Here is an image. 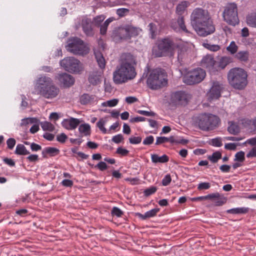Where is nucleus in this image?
Instances as JSON below:
<instances>
[{
    "mask_svg": "<svg viewBox=\"0 0 256 256\" xmlns=\"http://www.w3.org/2000/svg\"><path fill=\"white\" fill-rule=\"evenodd\" d=\"M134 56L130 53H124L121 56V62L112 74V80L116 84H121L134 79L136 76Z\"/></svg>",
    "mask_w": 256,
    "mask_h": 256,
    "instance_id": "nucleus-1",
    "label": "nucleus"
},
{
    "mask_svg": "<svg viewBox=\"0 0 256 256\" xmlns=\"http://www.w3.org/2000/svg\"><path fill=\"white\" fill-rule=\"evenodd\" d=\"M191 24L200 36H206L214 33L215 27L208 12L201 8H195L190 16Z\"/></svg>",
    "mask_w": 256,
    "mask_h": 256,
    "instance_id": "nucleus-2",
    "label": "nucleus"
},
{
    "mask_svg": "<svg viewBox=\"0 0 256 256\" xmlns=\"http://www.w3.org/2000/svg\"><path fill=\"white\" fill-rule=\"evenodd\" d=\"M60 92V88L54 84L50 77L46 75H40L35 82L32 94L40 95L46 99L52 100L57 97Z\"/></svg>",
    "mask_w": 256,
    "mask_h": 256,
    "instance_id": "nucleus-3",
    "label": "nucleus"
},
{
    "mask_svg": "<svg viewBox=\"0 0 256 256\" xmlns=\"http://www.w3.org/2000/svg\"><path fill=\"white\" fill-rule=\"evenodd\" d=\"M227 77L230 86L236 90H243L248 84V74L243 68H231L228 73Z\"/></svg>",
    "mask_w": 256,
    "mask_h": 256,
    "instance_id": "nucleus-4",
    "label": "nucleus"
},
{
    "mask_svg": "<svg viewBox=\"0 0 256 256\" xmlns=\"http://www.w3.org/2000/svg\"><path fill=\"white\" fill-rule=\"evenodd\" d=\"M146 84L152 90L160 89L168 84L167 74L164 70L155 68L150 71L148 76Z\"/></svg>",
    "mask_w": 256,
    "mask_h": 256,
    "instance_id": "nucleus-5",
    "label": "nucleus"
},
{
    "mask_svg": "<svg viewBox=\"0 0 256 256\" xmlns=\"http://www.w3.org/2000/svg\"><path fill=\"white\" fill-rule=\"evenodd\" d=\"M220 122L218 116L212 114H201L197 117L196 123L199 128L204 131L214 130L218 127Z\"/></svg>",
    "mask_w": 256,
    "mask_h": 256,
    "instance_id": "nucleus-6",
    "label": "nucleus"
},
{
    "mask_svg": "<svg viewBox=\"0 0 256 256\" xmlns=\"http://www.w3.org/2000/svg\"><path fill=\"white\" fill-rule=\"evenodd\" d=\"M176 44L174 40L170 38H165L158 40V50H154L153 53L156 57L166 56L174 54Z\"/></svg>",
    "mask_w": 256,
    "mask_h": 256,
    "instance_id": "nucleus-7",
    "label": "nucleus"
},
{
    "mask_svg": "<svg viewBox=\"0 0 256 256\" xmlns=\"http://www.w3.org/2000/svg\"><path fill=\"white\" fill-rule=\"evenodd\" d=\"M66 49L74 54L84 56L89 52V48L84 41L78 37L68 39Z\"/></svg>",
    "mask_w": 256,
    "mask_h": 256,
    "instance_id": "nucleus-8",
    "label": "nucleus"
},
{
    "mask_svg": "<svg viewBox=\"0 0 256 256\" xmlns=\"http://www.w3.org/2000/svg\"><path fill=\"white\" fill-rule=\"evenodd\" d=\"M224 20L228 24L236 26L239 24L238 6L234 2L228 4L224 7L222 12Z\"/></svg>",
    "mask_w": 256,
    "mask_h": 256,
    "instance_id": "nucleus-9",
    "label": "nucleus"
},
{
    "mask_svg": "<svg viewBox=\"0 0 256 256\" xmlns=\"http://www.w3.org/2000/svg\"><path fill=\"white\" fill-rule=\"evenodd\" d=\"M205 76V71L198 68L188 72L183 76V82L188 85H192L201 82Z\"/></svg>",
    "mask_w": 256,
    "mask_h": 256,
    "instance_id": "nucleus-10",
    "label": "nucleus"
},
{
    "mask_svg": "<svg viewBox=\"0 0 256 256\" xmlns=\"http://www.w3.org/2000/svg\"><path fill=\"white\" fill-rule=\"evenodd\" d=\"M60 64L66 70L72 73H79L81 71L80 62L74 57H68L60 61Z\"/></svg>",
    "mask_w": 256,
    "mask_h": 256,
    "instance_id": "nucleus-11",
    "label": "nucleus"
},
{
    "mask_svg": "<svg viewBox=\"0 0 256 256\" xmlns=\"http://www.w3.org/2000/svg\"><path fill=\"white\" fill-rule=\"evenodd\" d=\"M191 97V95L185 91H176L171 94V100L176 105L186 106Z\"/></svg>",
    "mask_w": 256,
    "mask_h": 256,
    "instance_id": "nucleus-12",
    "label": "nucleus"
},
{
    "mask_svg": "<svg viewBox=\"0 0 256 256\" xmlns=\"http://www.w3.org/2000/svg\"><path fill=\"white\" fill-rule=\"evenodd\" d=\"M223 88L222 84L218 81H214L207 93L208 99L209 102L218 99L221 96V92Z\"/></svg>",
    "mask_w": 256,
    "mask_h": 256,
    "instance_id": "nucleus-13",
    "label": "nucleus"
},
{
    "mask_svg": "<svg viewBox=\"0 0 256 256\" xmlns=\"http://www.w3.org/2000/svg\"><path fill=\"white\" fill-rule=\"evenodd\" d=\"M55 79L57 80L60 85L64 88H68L73 85L74 82V78L70 74L66 72L58 74L55 76Z\"/></svg>",
    "mask_w": 256,
    "mask_h": 256,
    "instance_id": "nucleus-14",
    "label": "nucleus"
},
{
    "mask_svg": "<svg viewBox=\"0 0 256 256\" xmlns=\"http://www.w3.org/2000/svg\"><path fill=\"white\" fill-rule=\"evenodd\" d=\"M216 62L210 55L204 56L201 60V66L206 68L210 72L214 73L218 69L216 66Z\"/></svg>",
    "mask_w": 256,
    "mask_h": 256,
    "instance_id": "nucleus-15",
    "label": "nucleus"
},
{
    "mask_svg": "<svg viewBox=\"0 0 256 256\" xmlns=\"http://www.w3.org/2000/svg\"><path fill=\"white\" fill-rule=\"evenodd\" d=\"M170 26L171 28L176 32L181 30L186 34H190V32L186 28L184 17L182 16H179L176 20L172 19L170 22Z\"/></svg>",
    "mask_w": 256,
    "mask_h": 256,
    "instance_id": "nucleus-16",
    "label": "nucleus"
},
{
    "mask_svg": "<svg viewBox=\"0 0 256 256\" xmlns=\"http://www.w3.org/2000/svg\"><path fill=\"white\" fill-rule=\"evenodd\" d=\"M176 48H178V59L180 62L188 58L192 52L190 48L184 44H177Z\"/></svg>",
    "mask_w": 256,
    "mask_h": 256,
    "instance_id": "nucleus-17",
    "label": "nucleus"
},
{
    "mask_svg": "<svg viewBox=\"0 0 256 256\" xmlns=\"http://www.w3.org/2000/svg\"><path fill=\"white\" fill-rule=\"evenodd\" d=\"M103 70H93L90 72L88 77V82L92 86H97L100 84L102 81Z\"/></svg>",
    "mask_w": 256,
    "mask_h": 256,
    "instance_id": "nucleus-18",
    "label": "nucleus"
},
{
    "mask_svg": "<svg viewBox=\"0 0 256 256\" xmlns=\"http://www.w3.org/2000/svg\"><path fill=\"white\" fill-rule=\"evenodd\" d=\"M81 26L83 32L87 36H94V32L92 26V20L90 18H82V20Z\"/></svg>",
    "mask_w": 256,
    "mask_h": 256,
    "instance_id": "nucleus-19",
    "label": "nucleus"
},
{
    "mask_svg": "<svg viewBox=\"0 0 256 256\" xmlns=\"http://www.w3.org/2000/svg\"><path fill=\"white\" fill-rule=\"evenodd\" d=\"M80 122L79 119L72 117L69 119H64L62 124L68 130H72L77 128Z\"/></svg>",
    "mask_w": 256,
    "mask_h": 256,
    "instance_id": "nucleus-20",
    "label": "nucleus"
},
{
    "mask_svg": "<svg viewBox=\"0 0 256 256\" xmlns=\"http://www.w3.org/2000/svg\"><path fill=\"white\" fill-rule=\"evenodd\" d=\"M94 54L100 68L103 70L106 66V60L102 52L98 49L94 50Z\"/></svg>",
    "mask_w": 256,
    "mask_h": 256,
    "instance_id": "nucleus-21",
    "label": "nucleus"
},
{
    "mask_svg": "<svg viewBox=\"0 0 256 256\" xmlns=\"http://www.w3.org/2000/svg\"><path fill=\"white\" fill-rule=\"evenodd\" d=\"M60 153V150L54 147H46L42 152V155L43 157H46V155L48 154L50 156H54Z\"/></svg>",
    "mask_w": 256,
    "mask_h": 256,
    "instance_id": "nucleus-22",
    "label": "nucleus"
},
{
    "mask_svg": "<svg viewBox=\"0 0 256 256\" xmlns=\"http://www.w3.org/2000/svg\"><path fill=\"white\" fill-rule=\"evenodd\" d=\"M152 162L154 164L166 163L168 162L169 158L166 154H164L160 156L157 154H151Z\"/></svg>",
    "mask_w": 256,
    "mask_h": 256,
    "instance_id": "nucleus-23",
    "label": "nucleus"
},
{
    "mask_svg": "<svg viewBox=\"0 0 256 256\" xmlns=\"http://www.w3.org/2000/svg\"><path fill=\"white\" fill-rule=\"evenodd\" d=\"M250 54L248 50H240L235 54V58L242 62H246L249 58Z\"/></svg>",
    "mask_w": 256,
    "mask_h": 256,
    "instance_id": "nucleus-24",
    "label": "nucleus"
},
{
    "mask_svg": "<svg viewBox=\"0 0 256 256\" xmlns=\"http://www.w3.org/2000/svg\"><path fill=\"white\" fill-rule=\"evenodd\" d=\"M248 208L240 207L235 208L228 210H226V212L228 214H244L247 213L248 212Z\"/></svg>",
    "mask_w": 256,
    "mask_h": 256,
    "instance_id": "nucleus-25",
    "label": "nucleus"
},
{
    "mask_svg": "<svg viewBox=\"0 0 256 256\" xmlns=\"http://www.w3.org/2000/svg\"><path fill=\"white\" fill-rule=\"evenodd\" d=\"M78 131L84 136H90V126L87 123L81 124L79 126Z\"/></svg>",
    "mask_w": 256,
    "mask_h": 256,
    "instance_id": "nucleus-26",
    "label": "nucleus"
},
{
    "mask_svg": "<svg viewBox=\"0 0 256 256\" xmlns=\"http://www.w3.org/2000/svg\"><path fill=\"white\" fill-rule=\"evenodd\" d=\"M228 124V131L230 134L236 135L239 133L240 127L236 122L233 121L229 122Z\"/></svg>",
    "mask_w": 256,
    "mask_h": 256,
    "instance_id": "nucleus-27",
    "label": "nucleus"
},
{
    "mask_svg": "<svg viewBox=\"0 0 256 256\" xmlns=\"http://www.w3.org/2000/svg\"><path fill=\"white\" fill-rule=\"evenodd\" d=\"M127 28V26L119 29L118 32V36L121 40H128L130 39V35Z\"/></svg>",
    "mask_w": 256,
    "mask_h": 256,
    "instance_id": "nucleus-28",
    "label": "nucleus"
},
{
    "mask_svg": "<svg viewBox=\"0 0 256 256\" xmlns=\"http://www.w3.org/2000/svg\"><path fill=\"white\" fill-rule=\"evenodd\" d=\"M94 98V97L93 95H90L88 94H84L80 97V102L81 104L85 105L93 101Z\"/></svg>",
    "mask_w": 256,
    "mask_h": 256,
    "instance_id": "nucleus-29",
    "label": "nucleus"
},
{
    "mask_svg": "<svg viewBox=\"0 0 256 256\" xmlns=\"http://www.w3.org/2000/svg\"><path fill=\"white\" fill-rule=\"evenodd\" d=\"M14 152L18 155H26L30 154V152L22 144H17Z\"/></svg>",
    "mask_w": 256,
    "mask_h": 256,
    "instance_id": "nucleus-30",
    "label": "nucleus"
},
{
    "mask_svg": "<svg viewBox=\"0 0 256 256\" xmlns=\"http://www.w3.org/2000/svg\"><path fill=\"white\" fill-rule=\"evenodd\" d=\"M187 6H188V2H186V1L182 2L180 3L176 6V13L179 15L182 14L184 12Z\"/></svg>",
    "mask_w": 256,
    "mask_h": 256,
    "instance_id": "nucleus-31",
    "label": "nucleus"
},
{
    "mask_svg": "<svg viewBox=\"0 0 256 256\" xmlns=\"http://www.w3.org/2000/svg\"><path fill=\"white\" fill-rule=\"evenodd\" d=\"M222 158V153L220 151H216L208 157V160L212 163H216Z\"/></svg>",
    "mask_w": 256,
    "mask_h": 256,
    "instance_id": "nucleus-32",
    "label": "nucleus"
},
{
    "mask_svg": "<svg viewBox=\"0 0 256 256\" xmlns=\"http://www.w3.org/2000/svg\"><path fill=\"white\" fill-rule=\"evenodd\" d=\"M40 124L41 127L44 130H48L52 132L54 130V126L50 122H42Z\"/></svg>",
    "mask_w": 256,
    "mask_h": 256,
    "instance_id": "nucleus-33",
    "label": "nucleus"
},
{
    "mask_svg": "<svg viewBox=\"0 0 256 256\" xmlns=\"http://www.w3.org/2000/svg\"><path fill=\"white\" fill-rule=\"evenodd\" d=\"M127 28L130 38L132 37L136 36L138 34L140 30L139 28L128 25L127 26Z\"/></svg>",
    "mask_w": 256,
    "mask_h": 256,
    "instance_id": "nucleus-34",
    "label": "nucleus"
},
{
    "mask_svg": "<svg viewBox=\"0 0 256 256\" xmlns=\"http://www.w3.org/2000/svg\"><path fill=\"white\" fill-rule=\"evenodd\" d=\"M227 50L232 54H236L238 50V46L234 41L230 42V45L226 48Z\"/></svg>",
    "mask_w": 256,
    "mask_h": 256,
    "instance_id": "nucleus-35",
    "label": "nucleus"
},
{
    "mask_svg": "<svg viewBox=\"0 0 256 256\" xmlns=\"http://www.w3.org/2000/svg\"><path fill=\"white\" fill-rule=\"evenodd\" d=\"M202 46L206 49L212 52H216L220 49V46L218 44H212L208 42H204Z\"/></svg>",
    "mask_w": 256,
    "mask_h": 256,
    "instance_id": "nucleus-36",
    "label": "nucleus"
},
{
    "mask_svg": "<svg viewBox=\"0 0 256 256\" xmlns=\"http://www.w3.org/2000/svg\"><path fill=\"white\" fill-rule=\"evenodd\" d=\"M106 121L103 118H100L96 123V126L104 134H106L107 132V130L104 127Z\"/></svg>",
    "mask_w": 256,
    "mask_h": 256,
    "instance_id": "nucleus-37",
    "label": "nucleus"
},
{
    "mask_svg": "<svg viewBox=\"0 0 256 256\" xmlns=\"http://www.w3.org/2000/svg\"><path fill=\"white\" fill-rule=\"evenodd\" d=\"M244 155L245 153L244 152L240 151L235 154L234 160L235 162H243L245 160Z\"/></svg>",
    "mask_w": 256,
    "mask_h": 256,
    "instance_id": "nucleus-38",
    "label": "nucleus"
},
{
    "mask_svg": "<svg viewBox=\"0 0 256 256\" xmlns=\"http://www.w3.org/2000/svg\"><path fill=\"white\" fill-rule=\"evenodd\" d=\"M105 18L106 17L103 14L97 16L94 18L92 22L96 26H99Z\"/></svg>",
    "mask_w": 256,
    "mask_h": 256,
    "instance_id": "nucleus-39",
    "label": "nucleus"
},
{
    "mask_svg": "<svg viewBox=\"0 0 256 256\" xmlns=\"http://www.w3.org/2000/svg\"><path fill=\"white\" fill-rule=\"evenodd\" d=\"M229 63V59L227 57H222L218 63V68L221 70L224 69Z\"/></svg>",
    "mask_w": 256,
    "mask_h": 256,
    "instance_id": "nucleus-40",
    "label": "nucleus"
},
{
    "mask_svg": "<svg viewBox=\"0 0 256 256\" xmlns=\"http://www.w3.org/2000/svg\"><path fill=\"white\" fill-rule=\"evenodd\" d=\"M149 28L150 33L152 38H155L156 34V26L155 24L151 22L148 26Z\"/></svg>",
    "mask_w": 256,
    "mask_h": 256,
    "instance_id": "nucleus-41",
    "label": "nucleus"
},
{
    "mask_svg": "<svg viewBox=\"0 0 256 256\" xmlns=\"http://www.w3.org/2000/svg\"><path fill=\"white\" fill-rule=\"evenodd\" d=\"M160 211V208H154L148 211H147L144 213V218H152L156 216V214Z\"/></svg>",
    "mask_w": 256,
    "mask_h": 256,
    "instance_id": "nucleus-42",
    "label": "nucleus"
},
{
    "mask_svg": "<svg viewBox=\"0 0 256 256\" xmlns=\"http://www.w3.org/2000/svg\"><path fill=\"white\" fill-rule=\"evenodd\" d=\"M118 99L114 98L102 102V105L104 106L113 107L116 106L118 104Z\"/></svg>",
    "mask_w": 256,
    "mask_h": 256,
    "instance_id": "nucleus-43",
    "label": "nucleus"
},
{
    "mask_svg": "<svg viewBox=\"0 0 256 256\" xmlns=\"http://www.w3.org/2000/svg\"><path fill=\"white\" fill-rule=\"evenodd\" d=\"M246 22L249 26L256 28V16H247Z\"/></svg>",
    "mask_w": 256,
    "mask_h": 256,
    "instance_id": "nucleus-44",
    "label": "nucleus"
},
{
    "mask_svg": "<svg viewBox=\"0 0 256 256\" xmlns=\"http://www.w3.org/2000/svg\"><path fill=\"white\" fill-rule=\"evenodd\" d=\"M124 212L118 208L114 206L111 210V214L112 216H115L118 218L121 217L123 214Z\"/></svg>",
    "mask_w": 256,
    "mask_h": 256,
    "instance_id": "nucleus-45",
    "label": "nucleus"
},
{
    "mask_svg": "<svg viewBox=\"0 0 256 256\" xmlns=\"http://www.w3.org/2000/svg\"><path fill=\"white\" fill-rule=\"evenodd\" d=\"M156 190L157 188L156 186H152L149 188L146 189L144 191V194L146 196H148L155 193Z\"/></svg>",
    "mask_w": 256,
    "mask_h": 256,
    "instance_id": "nucleus-46",
    "label": "nucleus"
},
{
    "mask_svg": "<svg viewBox=\"0 0 256 256\" xmlns=\"http://www.w3.org/2000/svg\"><path fill=\"white\" fill-rule=\"evenodd\" d=\"M116 152V154L124 156H127L129 153V151L122 146H119L117 148Z\"/></svg>",
    "mask_w": 256,
    "mask_h": 256,
    "instance_id": "nucleus-47",
    "label": "nucleus"
},
{
    "mask_svg": "<svg viewBox=\"0 0 256 256\" xmlns=\"http://www.w3.org/2000/svg\"><path fill=\"white\" fill-rule=\"evenodd\" d=\"M211 144L215 147H220L222 145L220 138H216L211 140Z\"/></svg>",
    "mask_w": 256,
    "mask_h": 256,
    "instance_id": "nucleus-48",
    "label": "nucleus"
},
{
    "mask_svg": "<svg viewBox=\"0 0 256 256\" xmlns=\"http://www.w3.org/2000/svg\"><path fill=\"white\" fill-rule=\"evenodd\" d=\"M142 138L140 136H131L129 138V142L131 144H138L141 142Z\"/></svg>",
    "mask_w": 256,
    "mask_h": 256,
    "instance_id": "nucleus-49",
    "label": "nucleus"
},
{
    "mask_svg": "<svg viewBox=\"0 0 256 256\" xmlns=\"http://www.w3.org/2000/svg\"><path fill=\"white\" fill-rule=\"evenodd\" d=\"M210 187V184L208 182L200 183L198 186V189L199 190H208Z\"/></svg>",
    "mask_w": 256,
    "mask_h": 256,
    "instance_id": "nucleus-50",
    "label": "nucleus"
},
{
    "mask_svg": "<svg viewBox=\"0 0 256 256\" xmlns=\"http://www.w3.org/2000/svg\"><path fill=\"white\" fill-rule=\"evenodd\" d=\"M172 178L170 174H166L162 180V184L163 186H168L171 182Z\"/></svg>",
    "mask_w": 256,
    "mask_h": 256,
    "instance_id": "nucleus-51",
    "label": "nucleus"
},
{
    "mask_svg": "<svg viewBox=\"0 0 256 256\" xmlns=\"http://www.w3.org/2000/svg\"><path fill=\"white\" fill-rule=\"evenodd\" d=\"M16 144V140L14 138H9L6 140L7 147L10 150H12Z\"/></svg>",
    "mask_w": 256,
    "mask_h": 256,
    "instance_id": "nucleus-52",
    "label": "nucleus"
},
{
    "mask_svg": "<svg viewBox=\"0 0 256 256\" xmlns=\"http://www.w3.org/2000/svg\"><path fill=\"white\" fill-rule=\"evenodd\" d=\"M60 184L64 187L72 188L74 184V182L70 180L64 179L60 182Z\"/></svg>",
    "mask_w": 256,
    "mask_h": 256,
    "instance_id": "nucleus-53",
    "label": "nucleus"
},
{
    "mask_svg": "<svg viewBox=\"0 0 256 256\" xmlns=\"http://www.w3.org/2000/svg\"><path fill=\"white\" fill-rule=\"evenodd\" d=\"M137 112L140 114H142L146 116H154L156 114L154 112H148L144 110H138Z\"/></svg>",
    "mask_w": 256,
    "mask_h": 256,
    "instance_id": "nucleus-54",
    "label": "nucleus"
},
{
    "mask_svg": "<svg viewBox=\"0 0 256 256\" xmlns=\"http://www.w3.org/2000/svg\"><path fill=\"white\" fill-rule=\"evenodd\" d=\"M154 142V137L152 136H146L143 140L142 144L144 145H150Z\"/></svg>",
    "mask_w": 256,
    "mask_h": 256,
    "instance_id": "nucleus-55",
    "label": "nucleus"
},
{
    "mask_svg": "<svg viewBox=\"0 0 256 256\" xmlns=\"http://www.w3.org/2000/svg\"><path fill=\"white\" fill-rule=\"evenodd\" d=\"M96 168H98L100 171L106 170L108 166L106 163L104 162H100L96 165L94 166Z\"/></svg>",
    "mask_w": 256,
    "mask_h": 256,
    "instance_id": "nucleus-56",
    "label": "nucleus"
},
{
    "mask_svg": "<svg viewBox=\"0 0 256 256\" xmlns=\"http://www.w3.org/2000/svg\"><path fill=\"white\" fill-rule=\"evenodd\" d=\"M226 202V198L224 197H219L216 198L214 204L216 206H221L224 204Z\"/></svg>",
    "mask_w": 256,
    "mask_h": 256,
    "instance_id": "nucleus-57",
    "label": "nucleus"
},
{
    "mask_svg": "<svg viewBox=\"0 0 256 256\" xmlns=\"http://www.w3.org/2000/svg\"><path fill=\"white\" fill-rule=\"evenodd\" d=\"M168 142V137L166 136H158L156 137V144L160 145Z\"/></svg>",
    "mask_w": 256,
    "mask_h": 256,
    "instance_id": "nucleus-58",
    "label": "nucleus"
},
{
    "mask_svg": "<svg viewBox=\"0 0 256 256\" xmlns=\"http://www.w3.org/2000/svg\"><path fill=\"white\" fill-rule=\"evenodd\" d=\"M67 136L64 133H61L56 136V140L60 143H64L67 139Z\"/></svg>",
    "mask_w": 256,
    "mask_h": 256,
    "instance_id": "nucleus-59",
    "label": "nucleus"
},
{
    "mask_svg": "<svg viewBox=\"0 0 256 256\" xmlns=\"http://www.w3.org/2000/svg\"><path fill=\"white\" fill-rule=\"evenodd\" d=\"M124 140V136L122 134H118L114 136L112 138V141L116 144L120 143Z\"/></svg>",
    "mask_w": 256,
    "mask_h": 256,
    "instance_id": "nucleus-60",
    "label": "nucleus"
},
{
    "mask_svg": "<svg viewBox=\"0 0 256 256\" xmlns=\"http://www.w3.org/2000/svg\"><path fill=\"white\" fill-rule=\"evenodd\" d=\"M146 120V118L144 117L136 116V117L130 118V122L132 123L138 122H144V121Z\"/></svg>",
    "mask_w": 256,
    "mask_h": 256,
    "instance_id": "nucleus-61",
    "label": "nucleus"
},
{
    "mask_svg": "<svg viewBox=\"0 0 256 256\" xmlns=\"http://www.w3.org/2000/svg\"><path fill=\"white\" fill-rule=\"evenodd\" d=\"M129 10L126 8H120L116 10V14L120 17L124 16L126 12H128Z\"/></svg>",
    "mask_w": 256,
    "mask_h": 256,
    "instance_id": "nucleus-62",
    "label": "nucleus"
},
{
    "mask_svg": "<svg viewBox=\"0 0 256 256\" xmlns=\"http://www.w3.org/2000/svg\"><path fill=\"white\" fill-rule=\"evenodd\" d=\"M21 98H22V102H21V104H20V107L22 108V110H24L27 107V106L28 105V103L26 101V98L24 94L21 95Z\"/></svg>",
    "mask_w": 256,
    "mask_h": 256,
    "instance_id": "nucleus-63",
    "label": "nucleus"
},
{
    "mask_svg": "<svg viewBox=\"0 0 256 256\" xmlns=\"http://www.w3.org/2000/svg\"><path fill=\"white\" fill-rule=\"evenodd\" d=\"M248 158H252L256 157V147L252 148L249 152L246 154Z\"/></svg>",
    "mask_w": 256,
    "mask_h": 256,
    "instance_id": "nucleus-64",
    "label": "nucleus"
}]
</instances>
